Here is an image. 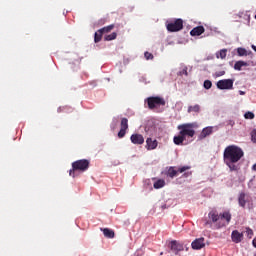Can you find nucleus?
Wrapping results in <instances>:
<instances>
[{"label":"nucleus","instance_id":"29","mask_svg":"<svg viewBox=\"0 0 256 256\" xmlns=\"http://www.w3.org/2000/svg\"><path fill=\"white\" fill-rule=\"evenodd\" d=\"M244 117L245 119H255V114L253 112H246Z\"/></svg>","mask_w":256,"mask_h":256},{"label":"nucleus","instance_id":"13","mask_svg":"<svg viewBox=\"0 0 256 256\" xmlns=\"http://www.w3.org/2000/svg\"><path fill=\"white\" fill-rule=\"evenodd\" d=\"M192 249H196V250H199V249H203V247H205V238H198L196 240H194L192 242Z\"/></svg>","mask_w":256,"mask_h":256},{"label":"nucleus","instance_id":"22","mask_svg":"<svg viewBox=\"0 0 256 256\" xmlns=\"http://www.w3.org/2000/svg\"><path fill=\"white\" fill-rule=\"evenodd\" d=\"M113 29H115V25H113V24H111V25H108V26H106V27H103V28H101V29H99L101 32H102V34L103 33H111V31H113Z\"/></svg>","mask_w":256,"mask_h":256},{"label":"nucleus","instance_id":"20","mask_svg":"<svg viewBox=\"0 0 256 256\" xmlns=\"http://www.w3.org/2000/svg\"><path fill=\"white\" fill-rule=\"evenodd\" d=\"M247 65H249V64H247V62H245V61H237L235 64H234V69H235V71H241V69L243 68V67H247Z\"/></svg>","mask_w":256,"mask_h":256},{"label":"nucleus","instance_id":"6","mask_svg":"<svg viewBox=\"0 0 256 256\" xmlns=\"http://www.w3.org/2000/svg\"><path fill=\"white\" fill-rule=\"evenodd\" d=\"M189 169H191L190 166H183V167L179 168L178 170H175V167L171 166L168 168L165 175L167 177H170V179H174V177H177L178 173H185V171H189Z\"/></svg>","mask_w":256,"mask_h":256},{"label":"nucleus","instance_id":"40","mask_svg":"<svg viewBox=\"0 0 256 256\" xmlns=\"http://www.w3.org/2000/svg\"><path fill=\"white\" fill-rule=\"evenodd\" d=\"M62 108H59L58 111H61ZM63 109H67V107H63Z\"/></svg>","mask_w":256,"mask_h":256},{"label":"nucleus","instance_id":"39","mask_svg":"<svg viewBox=\"0 0 256 256\" xmlns=\"http://www.w3.org/2000/svg\"><path fill=\"white\" fill-rule=\"evenodd\" d=\"M252 169L256 171V164L253 165Z\"/></svg>","mask_w":256,"mask_h":256},{"label":"nucleus","instance_id":"32","mask_svg":"<svg viewBox=\"0 0 256 256\" xmlns=\"http://www.w3.org/2000/svg\"><path fill=\"white\" fill-rule=\"evenodd\" d=\"M253 143H256V129H254L251 133Z\"/></svg>","mask_w":256,"mask_h":256},{"label":"nucleus","instance_id":"23","mask_svg":"<svg viewBox=\"0 0 256 256\" xmlns=\"http://www.w3.org/2000/svg\"><path fill=\"white\" fill-rule=\"evenodd\" d=\"M103 38V32L98 30L97 32H95L94 34V41L95 43H99V41H101V39Z\"/></svg>","mask_w":256,"mask_h":256},{"label":"nucleus","instance_id":"18","mask_svg":"<svg viewBox=\"0 0 256 256\" xmlns=\"http://www.w3.org/2000/svg\"><path fill=\"white\" fill-rule=\"evenodd\" d=\"M187 113H201V106L199 104L188 106Z\"/></svg>","mask_w":256,"mask_h":256},{"label":"nucleus","instance_id":"10","mask_svg":"<svg viewBox=\"0 0 256 256\" xmlns=\"http://www.w3.org/2000/svg\"><path fill=\"white\" fill-rule=\"evenodd\" d=\"M130 141L133 145H143L145 143V137L139 133H135L130 136Z\"/></svg>","mask_w":256,"mask_h":256},{"label":"nucleus","instance_id":"2","mask_svg":"<svg viewBox=\"0 0 256 256\" xmlns=\"http://www.w3.org/2000/svg\"><path fill=\"white\" fill-rule=\"evenodd\" d=\"M198 125L197 123H185L178 125L177 129L179 132V135L174 136V143L175 145H183V142L187 137H195V129H197Z\"/></svg>","mask_w":256,"mask_h":256},{"label":"nucleus","instance_id":"3","mask_svg":"<svg viewBox=\"0 0 256 256\" xmlns=\"http://www.w3.org/2000/svg\"><path fill=\"white\" fill-rule=\"evenodd\" d=\"M244 155L245 153L243 152V149H241L239 146H227L223 154L224 163L231 169V165H234V163H239Z\"/></svg>","mask_w":256,"mask_h":256},{"label":"nucleus","instance_id":"24","mask_svg":"<svg viewBox=\"0 0 256 256\" xmlns=\"http://www.w3.org/2000/svg\"><path fill=\"white\" fill-rule=\"evenodd\" d=\"M217 59H225L227 57V49H222L218 53H216Z\"/></svg>","mask_w":256,"mask_h":256},{"label":"nucleus","instance_id":"26","mask_svg":"<svg viewBox=\"0 0 256 256\" xmlns=\"http://www.w3.org/2000/svg\"><path fill=\"white\" fill-rule=\"evenodd\" d=\"M114 39H117L116 32H113V33L105 36V41H114Z\"/></svg>","mask_w":256,"mask_h":256},{"label":"nucleus","instance_id":"37","mask_svg":"<svg viewBox=\"0 0 256 256\" xmlns=\"http://www.w3.org/2000/svg\"><path fill=\"white\" fill-rule=\"evenodd\" d=\"M239 95H245V91L240 90Z\"/></svg>","mask_w":256,"mask_h":256},{"label":"nucleus","instance_id":"7","mask_svg":"<svg viewBox=\"0 0 256 256\" xmlns=\"http://www.w3.org/2000/svg\"><path fill=\"white\" fill-rule=\"evenodd\" d=\"M183 29V20L176 19L174 22L167 24V30L170 33H176L177 31H181Z\"/></svg>","mask_w":256,"mask_h":256},{"label":"nucleus","instance_id":"8","mask_svg":"<svg viewBox=\"0 0 256 256\" xmlns=\"http://www.w3.org/2000/svg\"><path fill=\"white\" fill-rule=\"evenodd\" d=\"M235 81L233 79H223V80H219L216 84L217 89L220 90H229V89H233V83Z\"/></svg>","mask_w":256,"mask_h":256},{"label":"nucleus","instance_id":"15","mask_svg":"<svg viewBox=\"0 0 256 256\" xmlns=\"http://www.w3.org/2000/svg\"><path fill=\"white\" fill-rule=\"evenodd\" d=\"M203 33H205V27L203 26H197L190 31L191 37H199V35H203Z\"/></svg>","mask_w":256,"mask_h":256},{"label":"nucleus","instance_id":"16","mask_svg":"<svg viewBox=\"0 0 256 256\" xmlns=\"http://www.w3.org/2000/svg\"><path fill=\"white\" fill-rule=\"evenodd\" d=\"M212 133H213V127H206L201 131L200 135L198 136V139L201 141L206 137H209V135H211Z\"/></svg>","mask_w":256,"mask_h":256},{"label":"nucleus","instance_id":"17","mask_svg":"<svg viewBox=\"0 0 256 256\" xmlns=\"http://www.w3.org/2000/svg\"><path fill=\"white\" fill-rule=\"evenodd\" d=\"M101 231H103V234L105 237H107V239H113L115 237V231L109 228L101 229Z\"/></svg>","mask_w":256,"mask_h":256},{"label":"nucleus","instance_id":"5","mask_svg":"<svg viewBox=\"0 0 256 256\" xmlns=\"http://www.w3.org/2000/svg\"><path fill=\"white\" fill-rule=\"evenodd\" d=\"M147 104L149 109H155V107L165 106V99L159 96H152L147 98Z\"/></svg>","mask_w":256,"mask_h":256},{"label":"nucleus","instance_id":"1","mask_svg":"<svg viewBox=\"0 0 256 256\" xmlns=\"http://www.w3.org/2000/svg\"><path fill=\"white\" fill-rule=\"evenodd\" d=\"M208 218L210 219V221H206L205 225H213V223L215 224V229H223V227H227V225H229V223H231V212L229 211H224L222 213L219 214V212H217V210H212L208 213Z\"/></svg>","mask_w":256,"mask_h":256},{"label":"nucleus","instance_id":"11","mask_svg":"<svg viewBox=\"0 0 256 256\" xmlns=\"http://www.w3.org/2000/svg\"><path fill=\"white\" fill-rule=\"evenodd\" d=\"M170 249L175 255H179V252L183 251V244L177 242V240H172L170 242Z\"/></svg>","mask_w":256,"mask_h":256},{"label":"nucleus","instance_id":"27","mask_svg":"<svg viewBox=\"0 0 256 256\" xmlns=\"http://www.w3.org/2000/svg\"><path fill=\"white\" fill-rule=\"evenodd\" d=\"M237 54L239 55V57H246L247 50L245 48H238L237 49Z\"/></svg>","mask_w":256,"mask_h":256},{"label":"nucleus","instance_id":"21","mask_svg":"<svg viewBox=\"0 0 256 256\" xmlns=\"http://www.w3.org/2000/svg\"><path fill=\"white\" fill-rule=\"evenodd\" d=\"M154 189H163L165 187V180L159 179L156 182H154L153 185Z\"/></svg>","mask_w":256,"mask_h":256},{"label":"nucleus","instance_id":"34","mask_svg":"<svg viewBox=\"0 0 256 256\" xmlns=\"http://www.w3.org/2000/svg\"><path fill=\"white\" fill-rule=\"evenodd\" d=\"M189 175H191V172H189V173H184V174H183V177H189Z\"/></svg>","mask_w":256,"mask_h":256},{"label":"nucleus","instance_id":"19","mask_svg":"<svg viewBox=\"0 0 256 256\" xmlns=\"http://www.w3.org/2000/svg\"><path fill=\"white\" fill-rule=\"evenodd\" d=\"M247 197V195L244 192H241L239 197H238V203L240 205V207L245 208V205L247 203V200L245 199Z\"/></svg>","mask_w":256,"mask_h":256},{"label":"nucleus","instance_id":"9","mask_svg":"<svg viewBox=\"0 0 256 256\" xmlns=\"http://www.w3.org/2000/svg\"><path fill=\"white\" fill-rule=\"evenodd\" d=\"M127 129H129V120L122 118L120 122V131L118 132L119 139H123L127 135Z\"/></svg>","mask_w":256,"mask_h":256},{"label":"nucleus","instance_id":"31","mask_svg":"<svg viewBox=\"0 0 256 256\" xmlns=\"http://www.w3.org/2000/svg\"><path fill=\"white\" fill-rule=\"evenodd\" d=\"M144 57L147 61L153 59V55L150 52H145Z\"/></svg>","mask_w":256,"mask_h":256},{"label":"nucleus","instance_id":"30","mask_svg":"<svg viewBox=\"0 0 256 256\" xmlns=\"http://www.w3.org/2000/svg\"><path fill=\"white\" fill-rule=\"evenodd\" d=\"M246 235L251 239L253 237V230L249 227L246 228Z\"/></svg>","mask_w":256,"mask_h":256},{"label":"nucleus","instance_id":"4","mask_svg":"<svg viewBox=\"0 0 256 256\" xmlns=\"http://www.w3.org/2000/svg\"><path fill=\"white\" fill-rule=\"evenodd\" d=\"M91 162L88 159L76 160L72 163V169L69 171L70 177H75V172L85 173L89 169Z\"/></svg>","mask_w":256,"mask_h":256},{"label":"nucleus","instance_id":"12","mask_svg":"<svg viewBox=\"0 0 256 256\" xmlns=\"http://www.w3.org/2000/svg\"><path fill=\"white\" fill-rule=\"evenodd\" d=\"M231 239L233 243H241L243 241V232L238 230H233L231 234Z\"/></svg>","mask_w":256,"mask_h":256},{"label":"nucleus","instance_id":"14","mask_svg":"<svg viewBox=\"0 0 256 256\" xmlns=\"http://www.w3.org/2000/svg\"><path fill=\"white\" fill-rule=\"evenodd\" d=\"M157 145H159L157 140H153V138L146 139V149L148 151H153V149H157Z\"/></svg>","mask_w":256,"mask_h":256},{"label":"nucleus","instance_id":"33","mask_svg":"<svg viewBox=\"0 0 256 256\" xmlns=\"http://www.w3.org/2000/svg\"><path fill=\"white\" fill-rule=\"evenodd\" d=\"M223 75H225V71H219L215 73L216 77H223Z\"/></svg>","mask_w":256,"mask_h":256},{"label":"nucleus","instance_id":"28","mask_svg":"<svg viewBox=\"0 0 256 256\" xmlns=\"http://www.w3.org/2000/svg\"><path fill=\"white\" fill-rule=\"evenodd\" d=\"M213 87V83L210 80H205L204 81V88L205 89H211Z\"/></svg>","mask_w":256,"mask_h":256},{"label":"nucleus","instance_id":"25","mask_svg":"<svg viewBox=\"0 0 256 256\" xmlns=\"http://www.w3.org/2000/svg\"><path fill=\"white\" fill-rule=\"evenodd\" d=\"M178 75L180 77H183V75H185V77H189V72H188L187 66H183L181 71L178 72Z\"/></svg>","mask_w":256,"mask_h":256},{"label":"nucleus","instance_id":"35","mask_svg":"<svg viewBox=\"0 0 256 256\" xmlns=\"http://www.w3.org/2000/svg\"><path fill=\"white\" fill-rule=\"evenodd\" d=\"M231 171H235V165L231 164Z\"/></svg>","mask_w":256,"mask_h":256},{"label":"nucleus","instance_id":"38","mask_svg":"<svg viewBox=\"0 0 256 256\" xmlns=\"http://www.w3.org/2000/svg\"><path fill=\"white\" fill-rule=\"evenodd\" d=\"M251 47H252L253 51H255V53H256V46L252 45Z\"/></svg>","mask_w":256,"mask_h":256},{"label":"nucleus","instance_id":"36","mask_svg":"<svg viewBox=\"0 0 256 256\" xmlns=\"http://www.w3.org/2000/svg\"><path fill=\"white\" fill-rule=\"evenodd\" d=\"M252 243H253V246L256 247V238L253 239Z\"/></svg>","mask_w":256,"mask_h":256}]
</instances>
